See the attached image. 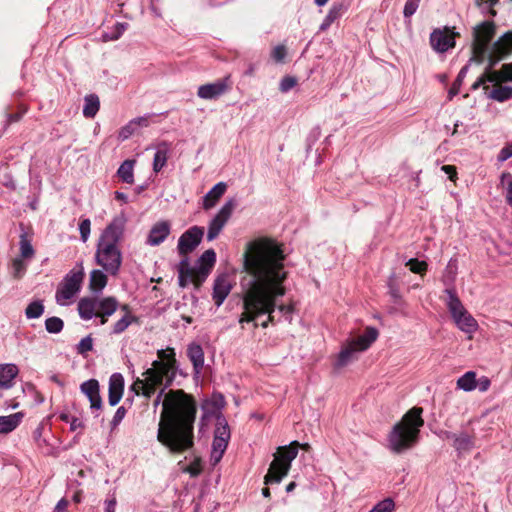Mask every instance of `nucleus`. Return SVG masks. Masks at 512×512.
I'll return each mask as SVG.
<instances>
[{
	"label": "nucleus",
	"instance_id": "obj_33",
	"mask_svg": "<svg viewBox=\"0 0 512 512\" xmlns=\"http://www.w3.org/2000/svg\"><path fill=\"white\" fill-rule=\"evenodd\" d=\"M456 385L458 389L466 392L474 390L477 388L476 373L474 371L466 372L458 378Z\"/></svg>",
	"mask_w": 512,
	"mask_h": 512
},
{
	"label": "nucleus",
	"instance_id": "obj_6",
	"mask_svg": "<svg viewBox=\"0 0 512 512\" xmlns=\"http://www.w3.org/2000/svg\"><path fill=\"white\" fill-rule=\"evenodd\" d=\"M216 262V253L213 249L206 250L198 259L195 266H191L187 258L178 265V279L181 287L193 283L199 288L210 274Z\"/></svg>",
	"mask_w": 512,
	"mask_h": 512
},
{
	"label": "nucleus",
	"instance_id": "obj_23",
	"mask_svg": "<svg viewBox=\"0 0 512 512\" xmlns=\"http://www.w3.org/2000/svg\"><path fill=\"white\" fill-rule=\"evenodd\" d=\"M170 234V224L167 221L157 222L150 230L147 244L151 246L160 245Z\"/></svg>",
	"mask_w": 512,
	"mask_h": 512
},
{
	"label": "nucleus",
	"instance_id": "obj_43",
	"mask_svg": "<svg viewBox=\"0 0 512 512\" xmlns=\"http://www.w3.org/2000/svg\"><path fill=\"white\" fill-rule=\"evenodd\" d=\"M406 266L409 267L411 272L420 275L425 274L428 268V264L425 261H420L416 258L409 259L406 262Z\"/></svg>",
	"mask_w": 512,
	"mask_h": 512
},
{
	"label": "nucleus",
	"instance_id": "obj_38",
	"mask_svg": "<svg viewBox=\"0 0 512 512\" xmlns=\"http://www.w3.org/2000/svg\"><path fill=\"white\" fill-rule=\"evenodd\" d=\"M44 313V305L42 301L36 300L31 302L25 309V315L28 319H37Z\"/></svg>",
	"mask_w": 512,
	"mask_h": 512
},
{
	"label": "nucleus",
	"instance_id": "obj_41",
	"mask_svg": "<svg viewBox=\"0 0 512 512\" xmlns=\"http://www.w3.org/2000/svg\"><path fill=\"white\" fill-rule=\"evenodd\" d=\"M127 27H128L127 23H120V22L116 23L113 27L112 32L105 33L103 35V40L104 41H114V40L119 39L122 36V34L125 32Z\"/></svg>",
	"mask_w": 512,
	"mask_h": 512
},
{
	"label": "nucleus",
	"instance_id": "obj_40",
	"mask_svg": "<svg viewBox=\"0 0 512 512\" xmlns=\"http://www.w3.org/2000/svg\"><path fill=\"white\" fill-rule=\"evenodd\" d=\"M28 264L22 258H15L12 260V276L20 279L26 273Z\"/></svg>",
	"mask_w": 512,
	"mask_h": 512
},
{
	"label": "nucleus",
	"instance_id": "obj_25",
	"mask_svg": "<svg viewBox=\"0 0 512 512\" xmlns=\"http://www.w3.org/2000/svg\"><path fill=\"white\" fill-rule=\"evenodd\" d=\"M447 437L453 440V447L459 453H465L471 451L475 446V439L467 432L448 433Z\"/></svg>",
	"mask_w": 512,
	"mask_h": 512
},
{
	"label": "nucleus",
	"instance_id": "obj_45",
	"mask_svg": "<svg viewBox=\"0 0 512 512\" xmlns=\"http://www.w3.org/2000/svg\"><path fill=\"white\" fill-rule=\"evenodd\" d=\"M499 0H477V6L482 10L483 13H487L490 16H496V11L493 6L498 3Z\"/></svg>",
	"mask_w": 512,
	"mask_h": 512
},
{
	"label": "nucleus",
	"instance_id": "obj_35",
	"mask_svg": "<svg viewBox=\"0 0 512 512\" xmlns=\"http://www.w3.org/2000/svg\"><path fill=\"white\" fill-rule=\"evenodd\" d=\"M488 97L498 102L512 99V86L495 85Z\"/></svg>",
	"mask_w": 512,
	"mask_h": 512
},
{
	"label": "nucleus",
	"instance_id": "obj_12",
	"mask_svg": "<svg viewBox=\"0 0 512 512\" xmlns=\"http://www.w3.org/2000/svg\"><path fill=\"white\" fill-rule=\"evenodd\" d=\"M84 278L82 267L79 270H71L58 285L56 290L55 299L57 304L61 306L68 305L71 300L80 291L81 284Z\"/></svg>",
	"mask_w": 512,
	"mask_h": 512
},
{
	"label": "nucleus",
	"instance_id": "obj_59",
	"mask_svg": "<svg viewBox=\"0 0 512 512\" xmlns=\"http://www.w3.org/2000/svg\"><path fill=\"white\" fill-rule=\"evenodd\" d=\"M132 122H135V127L136 126H144V127H147L149 125V120H148V117H138V118H135L133 120H131Z\"/></svg>",
	"mask_w": 512,
	"mask_h": 512
},
{
	"label": "nucleus",
	"instance_id": "obj_19",
	"mask_svg": "<svg viewBox=\"0 0 512 512\" xmlns=\"http://www.w3.org/2000/svg\"><path fill=\"white\" fill-rule=\"evenodd\" d=\"M512 53V31L504 33L492 47L491 65Z\"/></svg>",
	"mask_w": 512,
	"mask_h": 512
},
{
	"label": "nucleus",
	"instance_id": "obj_11",
	"mask_svg": "<svg viewBox=\"0 0 512 512\" xmlns=\"http://www.w3.org/2000/svg\"><path fill=\"white\" fill-rule=\"evenodd\" d=\"M495 34V24L492 21H484L477 25L473 31L472 59L478 63L483 62L488 45Z\"/></svg>",
	"mask_w": 512,
	"mask_h": 512
},
{
	"label": "nucleus",
	"instance_id": "obj_30",
	"mask_svg": "<svg viewBox=\"0 0 512 512\" xmlns=\"http://www.w3.org/2000/svg\"><path fill=\"white\" fill-rule=\"evenodd\" d=\"M187 355L193 364L196 373H199L204 365V353L199 344H190L187 349Z\"/></svg>",
	"mask_w": 512,
	"mask_h": 512
},
{
	"label": "nucleus",
	"instance_id": "obj_13",
	"mask_svg": "<svg viewBox=\"0 0 512 512\" xmlns=\"http://www.w3.org/2000/svg\"><path fill=\"white\" fill-rule=\"evenodd\" d=\"M231 437L229 425L223 415L218 416L214 430V439L211 451V463L216 465L222 459Z\"/></svg>",
	"mask_w": 512,
	"mask_h": 512
},
{
	"label": "nucleus",
	"instance_id": "obj_36",
	"mask_svg": "<svg viewBox=\"0 0 512 512\" xmlns=\"http://www.w3.org/2000/svg\"><path fill=\"white\" fill-rule=\"evenodd\" d=\"M100 102L97 95L90 94L85 97L83 115L86 118H93L99 111Z\"/></svg>",
	"mask_w": 512,
	"mask_h": 512
},
{
	"label": "nucleus",
	"instance_id": "obj_2",
	"mask_svg": "<svg viewBox=\"0 0 512 512\" xmlns=\"http://www.w3.org/2000/svg\"><path fill=\"white\" fill-rule=\"evenodd\" d=\"M162 401L157 440L170 453L180 454L194 445V422L197 406L194 398L183 390H160L154 399L157 407Z\"/></svg>",
	"mask_w": 512,
	"mask_h": 512
},
{
	"label": "nucleus",
	"instance_id": "obj_20",
	"mask_svg": "<svg viewBox=\"0 0 512 512\" xmlns=\"http://www.w3.org/2000/svg\"><path fill=\"white\" fill-rule=\"evenodd\" d=\"M233 286L228 275L218 276L213 285L212 299L217 307H220L227 296L230 294Z\"/></svg>",
	"mask_w": 512,
	"mask_h": 512
},
{
	"label": "nucleus",
	"instance_id": "obj_44",
	"mask_svg": "<svg viewBox=\"0 0 512 512\" xmlns=\"http://www.w3.org/2000/svg\"><path fill=\"white\" fill-rule=\"evenodd\" d=\"M394 508V501L391 498H386L378 502L369 512H392Z\"/></svg>",
	"mask_w": 512,
	"mask_h": 512
},
{
	"label": "nucleus",
	"instance_id": "obj_18",
	"mask_svg": "<svg viewBox=\"0 0 512 512\" xmlns=\"http://www.w3.org/2000/svg\"><path fill=\"white\" fill-rule=\"evenodd\" d=\"M80 390L88 398L92 413L98 416L102 408L99 382L96 379H89L80 385Z\"/></svg>",
	"mask_w": 512,
	"mask_h": 512
},
{
	"label": "nucleus",
	"instance_id": "obj_61",
	"mask_svg": "<svg viewBox=\"0 0 512 512\" xmlns=\"http://www.w3.org/2000/svg\"><path fill=\"white\" fill-rule=\"evenodd\" d=\"M115 506H116V499L112 498L110 500L106 501V512H115Z\"/></svg>",
	"mask_w": 512,
	"mask_h": 512
},
{
	"label": "nucleus",
	"instance_id": "obj_22",
	"mask_svg": "<svg viewBox=\"0 0 512 512\" xmlns=\"http://www.w3.org/2000/svg\"><path fill=\"white\" fill-rule=\"evenodd\" d=\"M124 378L120 373H114L109 379L108 401L111 406L117 405L123 395Z\"/></svg>",
	"mask_w": 512,
	"mask_h": 512
},
{
	"label": "nucleus",
	"instance_id": "obj_47",
	"mask_svg": "<svg viewBox=\"0 0 512 512\" xmlns=\"http://www.w3.org/2000/svg\"><path fill=\"white\" fill-rule=\"evenodd\" d=\"M287 56V49L284 45H277L271 51V58L275 63H283Z\"/></svg>",
	"mask_w": 512,
	"mask_h": 512
},
{
	"label": "nucleus",
	"instance_id": "obj_63",
	"mask_svg": "<svg viewBox=\"0 0 512 512\" xmlns=\"http://www.w3.org/2000/svg\"><path fill=\"white\" fill-rule=\"evenodd\" d=\"M492 77L489 76L488 78H485L484 76L480 77L476 82L475 84L473 85V88L476 89L478 88L480 85L484 84L486 81H490L489 79Z\"/></svg>",
	"mask_w": 512,
	"mask_h": 512
},
{
	"label": "nucleus",
	"instance_id": "obj_52",
	"mask_svg": "<svg viewBox=\"0 0 512 512\" xmlns=\"http://www.w3.org/2000/svg\"><path fill=\"white\" fill-rule=\"evenodd\" d=\"M296 83L297 81L294 77L285 76L280 82V91L283 93L288 92L296 85Z\"/></svg>",
	"mask_w": 512,
	"mask_h": 512
},
{
	"label": "nucleus",
	"instance_id": "obj_32",
	"mask_svg": "<svg viewBox=\"0 0 512 512\" xmlns=\"http://www.w3.org/2000/svg\"><path fill=\"white\" fill-rule=\"evenodd\" d=\"M107 281V275L104 273V270L95 269L90 273L89 288L93 292H101L107 285Z\"/></svg>",
	"mask_w": 512,
	"mask_h": 512
},
{
	"label": "nucleus",
	"instance_id": "obj_21",
	"mask_svg": "<svg viewBox=\"0 0 512 512\" xmlns=\"http://www.w3.org/2000/svg\"><path fill=\"white\" fill-rule=\"evenodd\" d=\"M225 406V399L222 394H213L210 398L202 402L201 409L203 418L216 417L222 415L221 410Z\"/></svg>",
	"mask_w": 512,
	"mask_h": 512
},
{
	"label": "nucleus",
	"instance_id": "obj_16",
	"mask_svg": "<svg viewBox=\"0 0 512 512\" xmlns=\"http://www.w3.org/2000/svg\"><path fill=\"white\" fill-rule=\"evenodd\" d=\"M231 87V77L230 75H227L213 83L199 86L197 90V96L204 100H215L228 92Z\"/></svg>",
	"mask_w": 512,
	"mask_h": 512
},
{
	"label": "nucleus",
	"instance_id": "obj_64",
	"mask_svg": "<svg viewBox=\"0 0 512 512\" xmlns=\"http://www.w3.org/2000/svg\"><path fill=\"white\" fill-rule=\"evenodd\" d=\"M59 418H60L62 421L66 422V423H69V422L71 421V419H72V417H71L69 414H67V413H61V414L59 415Z\"/></svg>",
	"mask_w": 512,
	"mask_h": 512
},
{
	"label": "nucleus",
	"instance_id": "obj_50",
	"mask_svg": "<svg viewBox=\"0 0 512 512\" xmlns=\"http://www.w3.org/2000/svg\"><path fill=\"white\" fill-rule=\"evenodd\" d=\"M419 3L420 0H407L403 10L404 17H411L417 11Z\"/></svg>",
	"mask_w": 512,
	"mask_h": 512
},
{
	"label": "nucleus",
	"instance_id": "obj_58",
	"mask_svg": "<svg viewBox=\"0 0 512 512\" xmlns=\"http://www.w3.org/2000/svg\"><path fill=\"white\" fill-rule=\"evenodd\" d=\"M67 507H68V501L65 498H62L56 504L55 512H65Z\"/></svg>",
	"mask_w": 512,
	"mask_h": 512
},
{
	"label": "nucleus",
	"instance_id": "obj_9",
	"mask_svg": "<svg viewBox=\"0 0 512 512\" xmlns=\"http://www.w3.org/2000/svg\"><path fill=\"white\" fill-rule=\"evenodd\" d=\"M299 446L300 444L297 441H293L288 446L278 448L277 454L264 478L266 485L280 483L288 474L291 462L297 457Z\"/></svg>",
	"mask_w": 512,
	"mask_h": 512
},
{
	"label": "nucleus",
	"instance_id": "obj_14",
	"mask_svg": "<svg viewBox=\"0 0 512 512\" xmlns=\"http://www.w3.org/2000/svg\"><path fill=\"white\" fill-rule=\"evenodd\" d=\"M236 207V201L234 199H229L225 202V204L221 207L218 213L213 217V219L209 222L208 232H207V240L213 241L216 239L221 233L224 226L227 224L228 220L232 216V213Z\"/></svg>",
	"mask_w": 512,
	"mask_h": 512
},
{
	"label": "nucleus",
	"instance_id": "obj_28",
	"mask_svg": "<svg viewBox=\"0 0 512 512\" xmlns=\"http://www.w3.org/2000/svg\"><path fill=\"white\" fill-rule=\"evenodd\" d=\"M170 145L163 141L156 146V153L153 159V170L159 173L167 163Z\"/></svg>",
	"mask_w": 512,
	"mask_h": 512
},
{
	"label": "nucleus",
	"instance_id": "obj_62",
	"mask_svg": "<svg viewBox=\"0 0 512 512\" xmlns=\"http://www.w3.org/2000/svg\"><path fill=\"white\" fill-rule=\"evenodd\" d=\"M115 199L123 202V203H127L128 202V196L123 193V192H119V191H116L115 192Z\"/></svg>",
	"mask_w": 512,
	"mask_h": 512
},
{
	"label": "nucleus",
	"instance_id": "obj_51",
	"mask_svg": "<svg viewBox=\"0 0 512 512\" xmlns=\"http://www.w3.org/2000/svg\"><path fill=\"white\" fill-rule=\"evenodd\" d=\"M91 222L89 219H83L79 224L81 240L86 242L90 235Z\"/></svg>",
	"mask_w": 512,
	"mask_h": 512
},
{
	"label": "nucleus",
	"instance_id": "obj_57",
	"mask_svg": "<svg viewBox=\"0 0 512 512\" xmlns=\"http://www.w3.org/2000/svg\"><path fill=\"white\" fill-rule=\"evenodd\" d=\"M449 177V179L451 181H454L456 176H457V172H456V168L452 165H444L442 166L441 168Z\"/></svg>",
	"mask_w": 512,
	"mask_h": 512
},
{
	"label": "nucleus",
	"instance_id": "obj_29",
	"mask_svg": "<svg viewBox=\"0 0 512 512\" xmlns=\"http://www.w3.org/2000/svg\"><path fill=\"white\" fill-rule=\"evenodd\" d=\"M23 417L22 412L0 416V434H8L14 431L22 422Z\"/></svg>",
	"mask_w": 512,
	"mask_h": 512
},
{
	"label": "nucleus",
	"instance_id": "obj_24",
	"mask_svg": "<svg viewBox=\"0 0 512 512\" xmlns=\"http://www.w3.org/2000/svg\"><path fill=\"white\" fill-rule=\"evenodd\" d=\"M119 308L123 312V315L112 326L111 334L114 335L122 334L132 323L137 321V317L132 313L127 304L121 305Z\"/></svg>",
	"mask_w": 512,
	"mask_h": 512
},
{
	"label": "nucleus",
	"instance_id": "obj_15",
	"mask_svg": "<svg viewBox=\"0 0 512 512\" xmlns=\"http://www.w3.org/2000/svg\"><path fill=\"white\" fill-rule=\"evenodd\" d=\"M459 36L454 32V28L444 27L443 29H434L430 34V44L437 53H445L455 47V38Z\"/></svg>",
	"mask_w": 512,
	"mask_h": 512
},
{
	"label": "nucleus",
	"instance_id": "obj_56",
	"mask_svg": "<svg viewBox=\"0 0 512 512\" xmlns=\"http://www.w3.org/2000/svg\"><path fill=\"white\" fill-rule=\"evenodd\" d=\"M69 424H70V430L71 431L83 430V428H84L83 421L80 420L77 417H72V419L69 422Z\"/></svg>",
	"mask_w": 512,
	"mask_h": 512
},
{
	"label": "nucleus",
	"instance_id": "obj_37",
	"mask_svg": "<svg viewBox=\"0 0 512 512\" xmlns=\"http://www.w3.org/2000/svg\"><path fill=\"white\" fill-rule=\"evenodd\" d=\"M490 82L512 81V63L503 64L500 70L493 72Z\"/></svg>",
	"mask_w": 512,
	"mask_h": 512
},
{
	"label": "nucleus",
	"instance_id": "obj_49",
	"mask_svg": "<svg viewBox=\"0 0 512 512\" xmlns=\"http://www.w3.org/2000/svg\"><path fill=\"white\" fill-rule=\"evenodd\" d=\"M135 130V122L130 121L127 125L120 129L118 133V138L122 141L126 140L134 134Z\"/></svg>",
	"mask_w": 512,
	"mask_h": 512
},
{
	"label": "nucleus",
	"instance_id": "obj_46",
	"mask_svg": "<svg viewBox=\"0 0 512 512\" xmlns=\"http://www.w3.org/2000/svg\"><path fill=\"white\" fill-rule=\"evenodd\" d=\"M20 252L22 259L32 258L34 256V249L29 240L25 237H21L20 240Z\"/></svg>",
	"mask_w": 512,
	"mask_h": 512
},
{
	"label": "nucleus",
	"instance_id": "obj_42",
	"mask_svg": "<svg viewBox=\"0 0 512 512\" xmlns=\"http://www.w3.org/2000/svg\"><path fill=\"white\" fill-rule=\"evenodd\" d=\"M64 322L59 317H49L45 321V328L49 333L57 334L63 330Z\"/></svg>",
	"mask_w": 512,
	"mask_h": 512
},
{
	"label": "nucleus",
	"instance_id": "obj_26",
	"mask_svg": "<svg viewBox=\"0 0 512 512\" xmlns=\"http://www.w3.org/2000/svg\"><path fill=\"white\" fill-rule=\"evenodd\" d=\"M226 190L227 185L224 182H219L214 185L203 197V209L210 210L215 207L220 198L225 194Z\"/></svg>",
	"mask_w": 512,
	"mask_h": 512
},
{
	"label": "nucleus",
	"instance_id": "obj_34",
	"mask_svg": "<svg viewBox=\"0 0 512 512\" xmlns=\"http://www.w3.org/2000/svg\"><path fill=\"white\" fill-rule=\"evenodd\" d=\"M134 160H125L118 168L117 174L119 178L127 184H133L134 182Z\"/></svg>",
	"mask_w": 512,
	"mask_h": 512
},
{
	"label": "nucleus",
	"instance_id": "obj_8",
	"mask_svg": "<svg viewBox=\"0 0 512 512\" xmlns=\"http://www.w3.org/2000/svg\"><path fill=\"white\" fill-rule=\"evenodd\" d=\"M378 335L376 328L367 327L362 335L347 340L336 357L334 368L338 370L353 362L358 353L366 351L377 340Z\"/></svg>",
	"mask_w": 512,
	"mask_h": 512
},
{
	"label": "nucleus",
	"instance_id": "obj_60",
	"mask_svg": "<svg viewBox=\"0 0 512 512\" xmlns=\"http://www.w3.org/2000/svg\"><path fill=\"white\" fill-rule=\"evenodd\" d=\"M506 201L512 207V180L508 183L506 188Z\"/></svg>",
	"mask_w": 512,
	"mask_h": 512
},
{
	"label": "nucleus",
	"instance_id": "obj_48",
	"mask_svg": "<svg viewBox=\"0 0 512 512\" xmlns=\"http://www.w3.org/2000/svg\"><path fill=\"white\" fill-rule=\"evenodd\" d=\"M93 348V340L91 336H86L77 345V352L79 354H85L91 351Z\"/></svg>",
	"mask_w": 512,
	"mask_h": 512
},
{
	"label": "nucleus",
	"instance_id": "obj_27",
	"mask_svg": "<svg viewBox=\"0 0 512 512\" xmlns=\"http://www.w3.org/2000/svg\"><path fill=\"white\" fill-rule=\"evenodd\" d=\"M18 373L19 370L15 364H0V388H11Z\"/></svg>",
	"mask_w": 512,
	"mask_h": 512
},
{
	"label": "nucleus",
	"instance_id": "obj_4",
	"mask_svg": "<svg viewBox=\"0 0 512 512\" xmlns=\"http://www.w3.org/2000/svg\"><path fill=\"white\" fill-rule=\"evenodd\" d=\"M157 356L158 359L153 361L151 367L143 373L144 378H137L131 385V390L136 395H143L148 399L162 384L165 385V388L172 384L176 371L174 349L168 347L158 350Z\"/></svg>",
	"mask_w": 512,
	"mask_h": 512
},
{
	"label": "nucleus",
	"instance_id": "obj_7",
	"mask_svg": "<svg viewBox=\"0 0 512 512\" xmlns=\"http://www.w3.org/2000/svg\"><path fill=\"white\" fill-rule=\"evenodd\" d=\"M119 306V302L113 296L84 297L78 302V313L83 320L99 318L100 324L104 325L109 317L118 310Z\"/></svg>",
	"mask_w": 512,
	"mask_h": 512
},
{
	"label": "nucleus",
	"instance_id": "obj_55",
	"mask_svg": "<svg viewBox=\"0 0 512 512\" xmlns=\"http://www.w3.org/2000/svg\"><path fill=\"white\" fill-rule=\"evenodd\" d=\"M491 385V381L488 377L482 376L480 379L477 380V387L481 392H485L489 389Z\"/></svg>",
	"mask_w": 512,
	"mask_h": 512
},
{
	"label": "nucleus",
	"instance_id": "obj_53",
	"mask_svg": "<svg viewBox=\"0 0 512 512\" xmlns=\"http://www.w3.org/2000/svg\"><path fill=\"white\" fill-rule=\"evenodd\" d=\"M125 415H126V409L123 406H120L116 410V412L111 420L112 429L116 428L121 423V421L124 419Z\"/></svg>",
	"mask_w": 512,
	"mask_h": 512
},
{
	"label": "nucleus",
	"instance_id": "obj_3",
	"mask_svg": "<svg viewBox=\"0 0 512 512\" xmlns=\"http://www.w3.org/2000/svg\"><path fill=\"white\" fill-rule=\"evenodd\" d=\"M126 224L127 217L123 212L115 216L102 231L96 245V264L111 276H117L122 265L120 244L124 238Z\"/></svg>",
	"mask_w": 512,
	"mask_h": 512
},
{
	"label": "nucleus",
	"instance_id": "obj_17",
	"mask_svg": "<svg viewBox=\"0 0 512 512\" xmlns=\"http://www.w3.org/2000/svg\"><path fill=\"white\" fill-rule=\"evenodd\" d=\"M204 235V228L192 226L179 238L177 249L180 255L186 256L191 253L201 242Z\"/></svg>",
	"mask_w": 512,
	"mask_h": 512
},
{
	"label": "nucleus",
	"instance_id": "obj_5",
	"mask_svg": "<svg viewBox=\"0 0 512 512\" xmlns=\"http://www.w3.org/2000/svg\"><path fill=\"white\" fill-rule=\"evenodd\" d=\"M422 413L421 407H413L394 424L387 435V448L391 452L402 454L419 442L420 430L424 425Z\"/></svg>",
	"mask_w": 512,
	"mask_h": 512
},
{
	"label": "nucleus",
	"instance_id": "obj_31",
	"mask_svg": "<svg viewBox=\"0 0 512 512\" xmlns=\"http://www.w3.org/2000/svg\"><path fill=\"white\" fill-rule=\"evenodd\" d=\"M344 11L345 6L342 3H334L320 25V31H326L334 21L338 20L343 15Z\"/></svg>",
	"mask_w": 512,
	"mask_h": 512
},
{
	"label": "nucleus",
	"instance_id": "obj_54",
	"mask_svg": "<svg viewBox=\"0 0 512 512\" xmlns=\"http://www.w3.org/2000/svg\"><path fill=\"white\" fill-rule=\"evenodd\" d=\"M512 157V142L505 147H503L499 153V160L506 161L507 159Z\"/></svg>",
	"mask_w": 512,
	"mask_h": 512
},
{
	"label": "nucleus",
	"instance_id": "obj_1",
	"mask_svg": "<svg viewBox=\"0 0 512 512\" xmlns=\"http://www.w3.org/2000/svg\"><path fill=\"white\" fill-rule=\"evenodd\" d=\"M285 260L282 245L273 239L258 238L247 243L243 267L248 277L241 281L243 312L238 320L242 329L250 322L256 328V319L265 314L269 315L271 324L292 323L296 302L289 299L286 303H278V298L287 292L284 283L289 273Z\"/></svg>",
	"mask_w": 512,
	"mask_h": 512
},
{
	"label": "nucleus",
	"instance_id": "obj_39",
	"mask_svg": "<svg viewBox=\"0 0 512 512\" xmlns=\"http://www.w3.org/2000/svg\"><path fill=\"white\" fill-rule=\"evenodd\" d=\"M455 262L456 260L451 259L445 269V273L443 275V282L446 288H453L452 285L455 281L457 274V267Z\"/></svg>",
	"mask_w": 512,
	"mask_h": 512
},
{
	"label": "nucleus",
	"instance_id": "obj_10",
	"mask_svg": "<svg viewBox=\"0 0 512 512\" xmlns=\"http://www.w3.org/2000/svg\"><path fill=\"white\" fill-rule=\"evenodd\" d=\"M446 305L455 325L464 333L470 336L478 329L475 318L467 311L454 288H446Z\"/></svg>",
	"mask_w": 512,
	"mask_h": 512
}]
</instances>
